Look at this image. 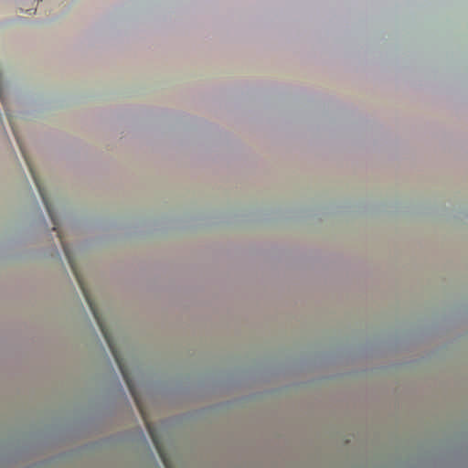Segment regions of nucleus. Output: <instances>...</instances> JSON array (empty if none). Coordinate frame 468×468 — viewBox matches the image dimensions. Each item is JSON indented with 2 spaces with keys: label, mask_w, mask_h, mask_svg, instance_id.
<instances>
[{
  "label": "nucleus",
  "mask_w": 468,
  "mask_h": 468,
  "mask_svg": "<svg viewBox=\"0 0 468 468\" xmlns=\"http://www.w3.org/2000/svg\"><path fill=\"white\" fill-rule=\"evenodd\" d=\"M0 98L2 99V93H0Z\"/></svg>",
  "instance_id": "nucleus-2"
},
{
  "label": "nucleus",
  "mask_w": 468,
  "mask_h": 468,
  "mask_svg": "<svg viewBox=\"0 0 468 468\" xmlns=\"http://www.w3.org/2000/svg\"><path fill=\"white\" fill-rule=\"evenodd\" d=\"M36 186L37 187L38 193H40V197H42V201L44 203V206H46V207H47V211L48 213V216H49V218H51V219L53 221V224H54L53 229L58 231V236L59 238L60 244H61V246H63V250H64L65 255L67 257V260H69V262L70 264V267H71V270H72L73 273L76 274V278H77L78 283H79V285H80V288L82 290V293L84 295V298H86L87 303L89 304V307H90V309H91V312H92L93 316H94V318L96 320V323H98L99 327L101 329V334H103V335L105 337L106 343L108 345V347H110V349H111L112 356L115 357V361L117 362V365L119 367V370H121L122 378H123L124 381H126V383H127V386L129 388V391H130L131 395L133 396V399H134V401L136 403V406H138L140 410H141L143 419H144V421H145V424H146V427H147V431H148V432H150V435L152 437L154 445H155L156 450L158 451V454H159V456H161L165 468H169L168 463L166 462L164 451L162 450V447L159 444L158 439H157L156 435H154V431H153V429L151 427V424H149L147 422V420L145 419V416L143 413V410H142L141 406H140L139 399L137 398V396L135 394L134 386H133V383L132 382V380H131V378L129 377V373L127 371V368L123 365L122 359L119 356V353H118V351H117L116 347L114 346L113 342L112 340V336L108 333V331H107V329H106V327L104 325V323L101 321V319L100 317V314H99V313L96 310L94 303L90 298L89 293L87 292V289L84 288L83 283L81 282V279L79 278V275H78L77 271H76V267L74 266L73 261H72L71 256H70L69 249H68L67 245L64 242V239H62L60 232L58 229V224L56 223V221L54 219L53 210H52V207H50V205L48 203L47 196L45 195L44 190H43V188H42V186H41V185L39 183H36Z\"/></svg>",
  "instance_id": "nucleus-1"
}]
</instances>
